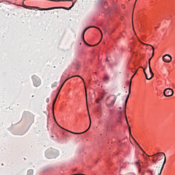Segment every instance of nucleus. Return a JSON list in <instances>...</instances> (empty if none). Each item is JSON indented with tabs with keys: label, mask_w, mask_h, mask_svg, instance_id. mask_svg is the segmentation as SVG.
<instances>
[{
	"label": "nucleus",
	"mask_w": 175,
	"mask_h": 175,
	"mask_svg": "<svg viewBox=\"0 0 175 175\" xmlns=\"http://www.w3.org/2000/svg\"><path fill=\"white\" fill-rule=\"evenodd\" d=\"M150 157H157V161H161V159H163L164 158V161L163 163V165L159 171V167L157 166V172H158V175L162 174V170H163V167H165V164L166 163V154H165L164 152H157L153 155H151Z\"/></svg>",
	"instance_id": "obj_1"
},
{
	"label": "nucleus",
	"mask_w": 175,
	"mask_h": 175,
	"mask_svg": "<svg viewBox=\"0 0 175 175\" xmlns=\"http://www.w3.org/2000/svg\"><path fill=\"white\" fill-rule=\"evenodd\" d=\"M131 87H132V83L131 82L129 83V94L127 95L126 100L124 101V114H125V117H126V121L127 122V125H129V123L128 122V118H126V105L128 103V100L129 99V96L131 95Z\"/></svg>",
	"instance_id": "obj_2"
},
{
	"label": "nucleus",
	"mask_w": 175,
	"mask_h": 175,
	"mask_svg": "<svg viewBox=\"0 0 175 175\" xmlns=\"http://www.w3.org/2000/svg\"><path fill=\"white\" fill-rule=\"evenodd\" d=\"M66 81H68V79H66L63 83L61 85L60 88L58 89V92L57 94L55 96V98H54L53 101V104H52V111L53 113H54V106H55V102H57V98H58V95H59V92H61V90H62V87H64V84H65V83H66Z\"/></svg>",
	"instance_id": "obj_3"
},
{
	"label": "nucleus",
	"mask_w": 175,
	"mask_h": 175,
	"mask_svg": "<svg viewBox=\"0 0 175 175\" xmlns=\"http://www.w3.org/2000/svg\"><path fill=\"white\" fill-rule=\"evenodd\" d=\"M105 124L104 126L107 131H109L110 128H111V117L108 116L104 119Z\"/></svg>",
	"instance_id": "obj_4"
},
{
	"label": "nucleus",
	"mask_w": 175,
	"mask_h": 175,
	"mask_svg": "<svg viewBox=\"0 0 175 175\" xmlns=\"http://www.w3.org/2000/svg\"><path fill=\"white\" fill-rule=\"evenodd\" d=\"M31 79L33 80V84L35 87H39V85L42 84V81H40V79L38 76L33 75Z\"/></svg>",
	"instance_id": "obj_5"
},
{
	"label": "nucleus",
	"mask_w": 175,
	"mask_h": 175,
	"mask_svg": "<svg viewBox=\"0 0 175 175\" xmlns=\"http://www.w3.org/2000/svg\"><path fill=\"white\" fill-rule=\"evenodd\" d=\"M90 28H96L97 29H99L100 30V32L102 33V31L100 30V29H99V27H94V26H91V27H86L82 32V38L83 39V41L85 43V44H87V46H89L90 47H91V46L92 45H90V44H88V43H87L85 42V40H84V35H85V32H87V31H88V29H90Z\"/></svg>",
	"instance_id": "obj_6"
},
{
	"label": "nucleus",
	"mask_w": 175,
	"mask_h": 175,
	"mask_svg": "<svg viewBox=\"0 0 175 175\" xmlns=\"http://www.w3.org/2000/svg\"><path fill=\"white\" fill-rule=\"evenodd\" d=\"M113 97L112 100H111V103L109 104H107V107L108 109H110L114 106V103H116V100H117V96L116 95H111L109 97ZM109 97H107V99H109Z\"/></svg>",
	"instance_id": "obj_7"
},
{
	"label": "nucleus",
	"mask_w": 175,
	"mask_h": 175,
	"mask_svg": "<svg viewBox=\"0 0 175 175\" xmlns=\"http://www.w3.org/2000/svg\"><path fill=\"white\" fill-rule=\"evenodd\" d=\"M174 93V92L171 88H166L163 91V95L164 96H166V97L172 96Z\"/></svg>",
	"instance_id": "obj_8"
},
{
	"label": "nucleus",
	"mask_w": 175,
	"mask_h": 175,
	"mask_svg": "<svg viewBox=\"0 0 175 175\" xmlns=\"http://www.w3.org/2000/svg\"><path fill=\"white\" fill-rule=\"evenodd\" d=\"M55 152V151H53V150H46L45 155L46 157V158H48V159H51L53 158H55L57 156H54L53 154Z\"/></svg>",
	"instance_id": "obj_9"
},
{
	"label": "nucleus",
	"mask_w": 175,
	"mask_h": 175,
	"mask_svg": "<svg viewBox=\"0 0 175 175\" xmlns=\"http://www.w3.org/2000/svg\"><path fill=\"white\" fill-rule=\"evenodd\" d=\"M149 70H150V75L148 76V75H147V73L146 72V70H144V75L146 76V80H151V79H152V77H154V72H152V70L151 69L150 67Z\"/></svg>",
	"instance_id": "obj_10"
},
{
	"label": "nucleus",
	"mask_w": 175,
	"mask_h": 175,
	"mask_svg": "<svg viewBox=\"0 0 175 175\" xmlns=\"http://www.w3.org/2000/svg\"><path fill=\"white\" fill-rule=\"evenodd\" d=\"M163 61L164 62H172V56H170V55L169 54H166L163 57Z\"/></svg>",
	"instance_id": "obj_11"
},
{
	"label": "nucleus",
	"mask_w": 175,
	"mask_h": 175,
	"mask_svg": "<svg viewBox=\"0 0 175 175\" xmlns=\"http://www.w3.org/2000/svg\"><path fill=\"white\" fill-rule=\"evenodd\" d=\"M34 9H38V10H54V9H59V7H53L49 8H40L39 7H33Z\"/></svg>",
	"instance_id": "obj_12"
},
{
	"label": "nucleus",
	"mask_w": 175,
	"mask_h": 175,
	"mask_svg": "<svg viewBox=\"0 0 175 175\" xmlns=\"http://www.w3.org/2000/svg\"><path fill=\"white\" fill-rule=\"evenodd\" d=\"M129 135L131 136V137L133 139V140H134L135 143L137 144V146H138V147L140 148V150H142V151H144L143 148H142L140 145H139V143H137V142H136V139H135V138H133V136H132V132L131 131L130 126H129Z\"/></svg>",
	"instance_id": "obj_13"
},
{
	"label": "nucleus",
	"mask_w": 175,
	"mask_h": 175,
	"mask_svg": "<svg viewBox=\"0 0 175 175\" xmlns=\"http://www.w3.org/2000/svg\"><path fill=\"white\" fill-rule=\"evenodd\" d=\"M151 47L152 49V57L148 59L149 69H150V68H151V59L154 57V51H155V49L154 48V46H151Z\"/></svg>",
	"instance_id": "obj_14"
},
{
	"label": "nucleus",
	"mask_w": 175,
	"mask_h": 175,
	"mask_svg": "<svg viewBox=\"0 0 175 175\" xmlns=\"http://www.w3.org/2000/svg\"><path fill=\"white\" fill-rule=\"evenodd\" d=\"M90 126L88 128V129L82 133H75V132H72V131H70L71 133H73L74 135H82V133H85V132H87L88 131H89L90 128H91V118H90Z\"/></svg>",
	"instance_id": "obj_15"
},
{
	"label": "nucleus",
	"mask_w": 175,
	"mask_h": 175,
	"mask_svg": "<svg viewBox=\"0 0 175 175\" xmlns=\"http://www.w3.org/2000/svg\"><path fill=\"white\" fill-rule=\"evenodd\" d=\"M73 6H75V3H72V5L70 7V8H66V7H62V9H64V10H70V9H72V8H73Z\"/></svg>",
	"instance_id": "obj_16"
},
{
	"label": "nucleus",
	"mask_w": 175,
	"mask_h": 175,
	"mask_svg": "<svg viewBox=\"0 0 175 175\" xmlns=\"http://www.w3.org/2000/svg\"><path fill=\"white\" fill-rule=\"evenodd\" d=\"M109 80H110V78L107 75H105L104 77L105 83H108Z\"/></svg>",
	"instance_id": "obj_17"
},
{
	"label": "nucleus",
	"mask_w": 175,
	"mask_h": 175,
	"mask_svg": "<svg viewBox=\"0 0 175 175\" xmlns=\"http://www.w3.org/2000/svg\"><path fill=\"white\" fill-rule=\"evenodd\" d=\"M27 175H33V170H29L27 171Z\"/></svg>",
	"instance_id": "obj_18"
},
{
	"label": "nucleus",
	"mask_w": 175,
	"mask_h": 175,
	"mask_svg": "<svg viewBox=\"0 0 175 175\" xmlns=\"http://www.w3.org/2000/svg\"><path fill=\"white\" fill-rule=\"evenodd\" d=\"M148 172L150 173V175H154L155 172H154V170H149Z\"/></svg>",
	"instance_id": "obj_19"
},
{
	"label": "nucleus",
	"mask_w": 175,
	"mask_h": 175,
	"mask_svg": "<svg viewBox=\"0 0 175 175\" xmlns=\"http://www.w3.org/2000/svg\"><path fill=\"white\" fill-rule=\"evenodd\" d=\"M52 88H54L55 87H57V82H55L51 85Z\"/></svg>",
	"instance_id": "obj_20"
},
{
	"label": "nucleus",
	"mask_w": 175,
	"mask_h": 175,
	"mask_svg": "<svg viewBox=\"0 0 175 175\" xmlns=\"http://www.w3.org/2000/svg\"><path fill=\"white\" fill-rule=\"evenodd\" d=\"M158 161H159V160H157V159H156V160L155 159H152V162H153V163H155V164H157V162H158Z\"/></svg>",
	"instance_id": "obj_21"
},
{
	"label": "nucleus",
	"mask_w": 175,
	"mask_h": 175,
	"mask_svg": "<svg viewBox=\"0 0 175 175\" xmlns=\"http://www.w3.org/2000/svg\"><path fill=\"white\" fill-rule=\"evenodd\" d=\"M135 165H136L137 166H140V162L136 161V162H135Z\"/></svg>",
	"instance_id": "obj_22"
},
{
	"label": "nucleus",
	"mask_w": 175,
	"mask_h": 175,
	"mask_svg": "<svg viewBox=\"0 0 175 175\" xmlns=\"http://www.w3.org/2000/svg\"><path fill=\"white\" fill-rule=\"evenodd\" d=\"M135 75H136V72L131 77L130 83H132V79L135 77Z\"/></svg>",
	"instance_id": "obj_23"
},
{
	"label": "nucleus",
	"mask_w": 175,
	"mask_h": 175,
	"mask_svg": "<svg viewBox=\"0 0 175 175\" xmlns=\"http://www.w3.org/2000/svg\"><path fill=\"white\" fill-rule=\"evenodd\" d=\"M103 5H104V6L107 5V2H104Z\"/></svg>",
	"instance_id": "obj_24"
},
{
	"label": "nucleus",
	"mask_w": 175,
	"mask_h": 175,
	"mask_svg": "<svg viewBox=\"0 0 175 175\" xmlns=\"http://www.w3.org/2000/svg\"><path fill=\"white\" fill-rule=\"evenodd\" d=\"M122 8L123 9H125V5H122Z\"/></svg>",
	"instance_id": "obj_25"
},
{
	"label": "nucleus",
	"mask_w": 175,
	"mask_h": 175,
	"mask_svg": "<svg viewBox=\"0 0 175 175\" xmlns=\"http://www.w3.org/2000/svg\"><path fill=\"white\" fill-rule=\"evenodd\" d=\"M49 100H50V99H49V98H47V99H46V102H49Z\"/></svg>",
	"instance_id": "obj_26"
},
{
	"label": "nucleus",
	"mask_w": 175,
	"mask_h": 175,
	"mask_svg": "<svg viewBox=\"0 0 175 175\" xmlns=\"http://www.w3.org/2000/svg\"><path fill=\"white\" fill-rule=\"evenodd\" d=\"M76 77H81L80 76H79V75H77V76H75Z\"/></svg>",
	"instance_id": "obj_27"
},
{
	"label": "nucleus",
	"mask_w": 175,
	"mask_h": 175,
	"mask_svg": "<svg viewBox=\"0 0 175 175\" xmlns=\"http://www.w3.org/2000/svg\"><path fill=\"white\" fill-rule=\"evenodd\" d=\"M118 95V96L121 95V93H119Z\"/></svg>",
	"instance_id": "obj_28"
},
{
	"label": "nucleus",
	"mask_w": 175,
	"mask_h": 175,
	"mask_svg": "<svg viewBox=\"0 0 175 175\" xmlns=\"http://www.w3.org/2000/svg\"><path fill=\"white\" fill-rule=\"evenodd\" d=\"M66 1H72V0H66Z\"/></svg>",
	"instance_id": "obj_29"
},
{
	"label": "nucleus",
	"mask_w": 175,
	"mask_h": 175,
	"mask_svg": "<svg viewBox=\"0 0 175 175\" xmlns=\"http://www.w3.org/2000/svg\"><path fill=\"white\" fill-rule=\"evenodd\" d=\"M81 79H82V81H84V79H83V78H81Z\"/></svg>",
	"instance_id": "obj_30"
},
{
	"label": "nucleus",
	"mask_w": 175,
	"mask_h": 175,
	"mask_svg": "<svg viewBox=\"0 0 175 175\" xmlns=\"http://www.w3.org/2000/svg\"><path fill=\"white\" fill-rule=\"evenodd\" d=\"M81 79H82V81H84V79H83V78H81Z\"/></svg>",
	"instance_id": "obj_31"
},
{
	"label": "nucleus",
	"mask_w": 175,
	"mask_h": 175,
	"mask_svg": "<svg viewBox=\"0 0 175 175\" xmlns=\"http://www.w3.org/2000/svg\"><path fill=\"white\" fill-rule=\"evenodd\" d=\"M81 79H82V81H84V79H83V78H81Z\"/></svg>",
	"instance_id": "obj_32"
},
{
	"label": "nucleus",
	"mask_w": 175,
	"mask_h": 175,
	"mask_svg": "<svg viewBox=\"0 0 175 175\" xmlns=\"http://www.w3.org/2000/svg\"><path fill=\"white\" fill-rule=\"evenodd\" d=\"M119 109L121 110V109H122V107H119Z\"/></svg>",
	"instance_id": "obj_33"
},
{
	"label": "nucleus",
	"mask_w": 175,
	"mask_h": 175,
	"mask_svg": "<svg viewBox=\"0 0 175 175\" xmlns=\"http://www.w3.org/2000/svg\"><path fill=\"white\" fill-rule=\"evenodd\" d=\"M137 1V0H135V3H136Z\"/></svg>",
	"instance_id": "obj_34"
},
{
	"label": "nucleus",
	"mask_w": 175,
	"mask_h": 175,
	"mask_svg": "<svg viewBox=\"0 0 175 175\" xmlns=\"http://www.w3.org/2000/svg\"><path fill=\"white\" fill-rule=\"evenodd\" d=\"M146 46H150V44H146Z\"/></svg>",
	"instance_id": "obj_35"
},
{
	"label": "nucleus",
	"mask_w": 175,
	"mask_h": 175,
	"mask_svg": "<svg viewBox=\"0 0 175 175\" xmlns=\"http://www.w3.org/2000/svg\"><path fill=\"white\" fill-rule=\"evenodd\" d=\"M86 100H87V94H86Z\"/></svg>",
	"instance_id": "obj_36"
}]
</instances>
